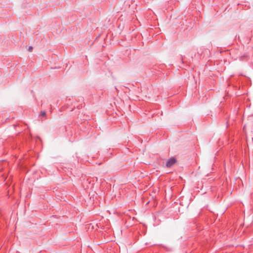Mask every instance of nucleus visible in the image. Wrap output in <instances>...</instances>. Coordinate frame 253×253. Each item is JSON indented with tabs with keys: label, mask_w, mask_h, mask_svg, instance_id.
<instances>
[{
	"label": "nucleus",
	"mask_w": 253,
	"mask_h": 253,
	"mask_svg": "<svg viewBox=\"0 0 253 253\" xmlns=\"http://www.w3.org/2000/svg\"><path fill=\"white\" fill-rule=\"evenodd\" d=\"M40 115L42 116V117H44L46 116V113L45 111H42L40 113Z\"/></svg>",
	"instance_id": "2"
},
{
	"label": "nucleus",
	"mask_w": 253,
	"mask_h": 253,
	"mask_svg": "<svg viewBox=\"0 0 253 253\" xmlns=\"http://www.w3.org/2000/svg\"><path fill=\"white\" fill-rule=\"evenodd\" d=\"M176 162V160L175 158H171L169 159L166 163V167L168 168H170L172 166H173Z\"/></svg>",
	"instance_id": "1"
},
{
	"label": "nucleus",
	"mask_w": 253,
	"mask_h": 253,
	"mask_svg": "<svg viewBox=\"0 0 253 253\" xmlns=\"http://www.w3.org/2000/svg\"><path fill=\"white\" fill-rule=\"evenodd\" d=\"M33 50V47L31 46H30L28 48V51L30 52H31Z\"/></svg>",
	"instance_id": "3"
}]
</instances>
